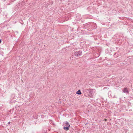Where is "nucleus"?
Instances as JSON below:
<instances>
[{
	"instance_id": "6e6552de",
	"label": "nucleus",
	"mask_w": 133,
	"mask_h": 133,
	"mask_svg": "<svg viewBox=\"0 0 133 133\" xmlns=\"http://www.w3.org/2000/svg\"><path fill=\"white\" fill-rule=\"evenodd\" d=\"M1 42V40L0 39V43Z\"/></svg>"
},
{
	"instance_id": "f257e3e1",
	"label": "nucleus",
	"mask_w": 133,
	"mask_h": 133,
	"mask_svg": "<svg viewBox=\"0 0 133 133\" xmlns=\"http://www.w3.org/2000/svg\"><path fill=\"white\" fill-rule=\"evenodd\" d=\"M63 126H64L63 129L64 130L67 131L69 130L70 126V125L67 121L65 122L64 124L63 125Z\"/></svg>"
},
{
	"instance_id": "20e7f679",
	"label": "nucleus",
	"mask_w": 133,
	"mask_h": 133,
	"mask_svg": "<svg viewBox=\"0 0 133 133\" xmlns=\"http://www.w3.org/2000/svg\"><path fill=\"white\" fill-rule=\"evenodd\" d=\"M76 94L78 95H81V92L80 91V90H79L77 92Z\"/></svg>"
},
{
	"instance_id": "423d86ee",
	"label": "nucleus",
	"mask_w": 133,
	"mask_h": 133,
	"mask_svg": "<svg viewBox=\"0 0 133 133\" xmlns=\"http://www.w3.org/2000/svg\"><path fill=\"white\" fill-rule=\"evenodd\" d=\"M81 19V17H79V18L78 19H77V20H80Z\"/></svg>"
},
{
	"instance_id": "7ed1b4c3",
	"label": "nucleus",
	"mask_w": 133,
	"mask_h": 133,
	"mask_svg": "<svg viewBox=\"0 0 133 133\" xmlns=\"http://www.w3.org/2000/svg\"><path fill=\"white\" fill-rule=\"evenodd\" d=\"M123 92L126 94H128L129 91L128 90L127 88H123V89L122 90Z\"/></svg>"
},
{
	"instance_id": "39448f33",
	"label": "nucleus",
	"mask_w": 133,
	"mask_h": 133,
	"mask_svg": "<svg viewBox=\"0 0 133 133\" xmlns=\"http://www.w3.org/2000/svg\"><path fill=\"white\" fill-rule=\"evenodd\" d=\"M15 94H12L11 95L12 97V98L13 99L15 98Z\"/></svg>"
},
{
	"instance_id": "f03ea898",
	"label": "nucleus",
	"mask_w": 133,
	"mask_h": 133,
	"mask_svg": "<svg viewBox=\"0 0 133 133\" xmlns=\"http://www.w3.org/2000/svg\"><path fill=\"white\" fill-rule=\"evenodd\" d=\"M82 52L79 51H77L74 54V55L77 57H78L79 56H81L82 55Z\"/></svg>"
},
{
	"instance_id": "1a4fd4ad",
	"label": "nucleus",
	"mask_w": 133,
	"mask_h": 133,
	"mask_svg": "<svg viewBox=\"0 0 133 133\" xmlns=\"http://www.w3.org/2000/svg\"><path fill=\"white\" fill-rule=\"evenodd\" d=\"M104 120L105 121H107V119H105Z\"/></svg>"
},
{
	"instance_id": "0eeeda50",
	"label": "nucleus",
	"mask_w": 133,
	"mask_h": 133,
	"mask_svg": "<svg viewBox=\"0 0 133 133\" xmlns=\"http://www.w3.org/2000/svg\"><path fill=\"white\" fill-rule=\"evenodd\" d=\"M10 123V122H8V124H9Z\"/></svg>"
}]
</instances>
